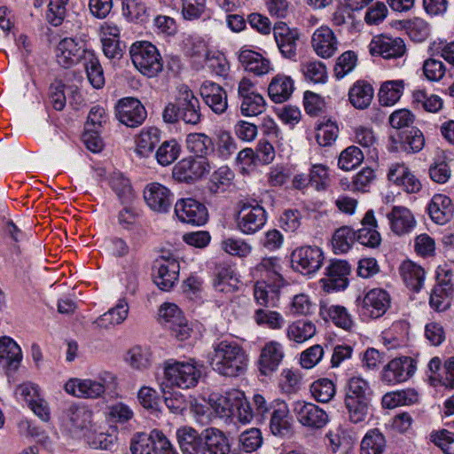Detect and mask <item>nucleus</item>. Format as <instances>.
<instances>
[{
    "label": "nucleus",
    "instance_id": "34",
    "mask_svg": "<svg viewBox=\"0 0 454 454\" xmlns=\"http://www.w3.org/2000/svg\"><path fill=\"white\" fill-rule=\"evenodd\" d=\"M128 314V302L126 300L121 299L114 308L99 316L93 324L99 329H110L122 324L127 318Z\"/></svg>",
    "mask_w": 454,
    "mask_h": 454
},
{
    "label": "nucleus",
    "instance_id": "20",
    "mask_svg": "<svg viewBox=\"0 0 454 454\" xmlns=\"http://www.w3.org/2000/svg\"><path fill=\"white\" fill-rule=\"evenodd\" d=\"M281 259L277 256L264 257L253 269V275L262 282L271 283L275 289H279L285 285L282 276Z\"/></svg>",
    "mask_w": 454,
    "mask_h": 454
},
{
    "label": "nucleus",
    "instance_id": "38",
    "mask_svg": "<svg viewBox=\"0 0 454 454\" xmlns=\"http://www.w3.org/2000/svg\"><path fill=\"white\" fill-rule=\"evenodd\" d=\"M348 420L353 424L368 422L372 417L370 400L345 399Z\"/></svg>",
    "mask_w": 454,
    "mask_h": 454
},
{
    "label": "nucleus",
    "instance_id": "6",
    "mask_svg": "<svg viewBox=\"0 0 454 454\" xmlns=\"http://www.w3.org/2000/svg\"><path fill=\"white\" fill-rule=\"evenodd\" d=\"M211 166L207 158L189 156L177 162L173 168V177L184 183H192L209 173Z\"/></svg>",
    "mask_w": 454,
    "mask_h": 454
},
{
    "label": "nucleus",
    "instance_id": "21",
    "mask_svg": "<svg viewBox=\"0 0 454 454\" xmlns=\"http://www.w3.org/2000/svg\"><path fill=\"white\" fill-rule=\"evenodd\" d=\"M389 304L388 294L383 289L373 288L361 301L360 311L364 317L378 318L385 314Z\"/></svg>",
    "mask_w": 454,
    "mask_h": 454
},
{
    "label": "nucleus",
    "instance_id": "18",
    "mask_svg": "<svg viewBox=\"0 0 454 454\" xmlns=\"http://www.w3.org/2000/svg\"><path fill=\"white\" fill-rule=\"evenodd\" d=\"M180 266L174 258L161 257L153 266L154 283L163 291L170 290L177 281Z\"/></svg>",
    "mask_w": 454,
    "mask_h": 454
},
{
    "label": "nucleus",
    "instance_id": "49",
    "mask_svg": "<svg viewBox=\"0 0 454 454\" xmlns=\"http://www.w3.org/2000/svg\"><path fill=\"white\" fill-rule=\"evenodd\" d=\"M181 153V145L176 139L164 141L156 150L155 158L161 166L175 162Z\"/></svg>",
    "mask_w": 454,
    "mask_h": 454
},
{
    "label": "nucleus",
    "instance_id": "40",
    "mask_svg": "<svg viewBox=\"0 0 454 454\" xmlns=\"http://www.w3.org/2000/svg\"><path fill=\"white\" fill-rule=\"evenodd\" d=\"M325 320H332L338 327L348 330L353 326V319L347 309L340 305L322 304L319 310Z\"/></svg>",
    "mask_w": 454,
    "mask_h": 454
},
{
    "label": "nucleus",
    "instance_id": "60",
    "mask_svg": "<svg viewBox=\"0 0 454 454\" xmlns=\"http://www.w3.org/2000/svg\"><path fill=\"white\" fill-rule=\"evenodd\" d=\"M339 128L336 123L327 121L317 125L316 130V139L320 146H330L337 139Z\"/></svg>",
    "mask_w": 454,
    "mask_h": 454
},
{
    "label": "nucleus",
    "instance_id": "27",
    "mask_svg": "<svg viewBox=\"0 0 454 454\" xmlns=\"http://www.w3.org/2000/svg\"><path fill=\"white\" fill-rule=\"evenodd\" d=\"M391 231L398 236L412 231L416 226V219L411 211L402 206H395L387 215Z\"/></svg>",
    "mask_w": 454,
    "mask_h": 454
},
{
    "label": "nucleus",
    "instance_id": "25",
    "mask_svg": "<svg viewBox=\"0 0 454 454\" xmlns=\"http://www.w3.org/2000/svg\"><path fill=\"white\" fill-rule=\"evenodd\" d=\"M370 51L372 54H379L386 59H396L404 54L405 44L400 37L381 35L372 41Z\"/></svg>",
    "mask_w": 454,
    "mask_h": 454
},
{
    "label": "nucleus",
    "instance_id": "31",
    "mask_svg": "<svg viewBox=\"0 0 454 454\" xmlns=\"http://www.w3.org/2000/svg\"><path fill=\"white\" fill-rule=\"evenodd\" d=\"M376 228L377 221L374 213L372 210H369L362 220V228L356 232V239L365 247H378L380 244L381 237Z\"/></svg>",
    "mask_w": 454,
    "mask_h": 454
},
{
    "label": "nucleus",
    "instance_id": "42",
    "mask_svg": "<svg viewBox=\"0 0 454 454\" xmlns=\"http://www.w3.org/2000/svg\"><path fill=\"white\" fill-rule=\"evenodd\" d=\"M214 286L222 293H232L239 288V279L232 267L219 265L216 268Z\"/></svg>",
    "mask_w": 454,
    "mask_h": 454
},
{
    "label": "nucleus",
    "instance_id": "63",
    "mask_svg": "<svg viewBox=\"0 0 454 454\" xmlns=\"http://www.w3.org/2000/svg\"><path fill=\"white\" fill-rule=\"evenodd\" d=\"M430 307L435 311L442 312L450 306V298L446 287L440 284L436 286L430 294Z\"/></svg>",
    "mask_w": 454,
    "mask_h": 454
},
{
    "label": "nucleus",
    "instance_id": "4",
    "mask_svg": "<svg viewBox=\"0 0 454 454\" xmlns=\"http://www.w3.org/2000/svg\"><path fill=\"white\" fill-rule=\"evenodd\" d=\"M92 51L86 48V44L82 40L66 37L57 45L56 59L59 66L64 68H69L82 60L84 62L88 53Z\"/></svg>",
    "mask_w": 454,
    "mask_h": 454
},
{
    "label": "nucleus",
    "instance_id": "12",
    "mask_svg": "<svg viewBox=\"0 0 454 454\" xmlns=\"http://www.w3.org/2000/svg\"><path fill=\"white\" fill-rule=\"evenodd\" d=\"M294 412L302 426L311 429L323 428L329 421L325 411L312 403L296 402Z\"/></svg>",
    "mask_w": 454,
    "mask_h": 454
},
{
    "label": "nucleus",
    "instance_id": "10",
    "mask_svg": "<svg viewBox=\"0 0 454 454\" xmlns=\"http://www.w3.org/2000/svg\"><path fill=\"white\" fill-rule=\"evenodd\" d=\"M175 213L181 222L195 226L205 224L208 218L206 206L192 198L179 200L175 205Z\"/></svg>",
    "mask_w": 454,
    "mask_h": 454
},
{
    "label": "nucleus",
    "instance_id": "37",
    "mask_svg": "<svg viewBox=\"0 0 454 454\" xmlns=\"http://www.w3.org/2000/svg\"><path fill=\"white\" fill-rule=\"evenodd\" d=\"M374 95L372 86L363 80L356 82L348 90L350 104L356 109L364 110L369 107Z\"/></svg>",
    "mask_w": 454,
    "mask_h": 454
},
{
    "label": "nucleus",
    "instance_id": "45",
    "mask_svg": "<svg viewBox=\"0 0 454 454\" xmlns=\"http://www.w3.org/2000/svg\"><path fill=\"white\" fill-rule=\"evenodd\" d=\"M187 149L197 155V158H206L214 152L213 139L204 133H192L186 138Z\"/></svg>",
    "mask_w": 454,
    "mask_h": 454
},
{
    "label": "nucleus",
    "instance_id": "44",
    "mask_svg": "<svg viewBox=\"0 0 454 454\" xmlns=\"http://www.w3.org/2000/svg\"><path fill=\"white\" fill-rule=\"evenodd\" d=\"M317 328L315 324L309 320H297L286 328V337L295 343H303L315 336Z\"/></svg>",
    "mask_w": 454,
    "mask_h": 454
},
{
    "label": "nucleus",
    "instance_id": "11",
    "mask_svg": "<svg viewBox=\"0 0 454 454\" xmlns=\"http://www.w3.org/2000/svg\"><path fill=\"white\" fill-rule=\"evenodd\" d=\"M284 357L283 345L277 340H270L261 349L256 362L257 369L262 375L270 376L278 370Z\"/></svg>",
    "mask_w": 454,
    "mask_h": 454
},
{
    "label": "nucleus",
    "instance_id": "51",
    "mask_svg": "<svg viewBox=\"0 0 454 454\" xmlns=\"http://www.w3.org/2000/svg\"><path fill=\"white\" fill-rule=\"evenodd\" d=\"M386 447L384 435L377 428L366 433L361 442V454H382Z\"/></svg>",
    "mask_w": 454,
    "mask_h": 454
},
{
    "label": "nucleus",
    "instance_id": "55",
    "mask_svg": "<svg viewBox=\"0 0 454 454\" xmlns=\"http://www.w3.org/2000/svg\"><path fill=\"white\" fill-rule=\"evenodd\" d=\"M234 173L228 167H221L215 171L210 178L209 191L219 193L226 191L231 184Z\"/></svg>",
    "mask_w": 454,
    "mask_h": 454
},
{
    "label": "nucleus",
    "instance_id": "13",
    "mask_svg": "<svg viewBox=\"0 0 454 454\" xmlns=\"http://www.w3.org/2000/svg\"><path fill=\"white\" fill-rule=\"evenodd\" d=\"M64 389L67 394L77 398L96 399L106 391L105 379L95 380L72 378L66 382Z\"/></svg>",
    "mask_w": 454,
    "mask_h": 454
},
{
    "label": "nucleus",
    "instance_id": "14",
    "mask_svg": "<svg viewBox=\"0 0 454 454\" xmlns=\"http://www.w3.org/2000/svg\"><path fill=\"white\" fill-rule=\"evenodd\" d=\"M415 369L411 357H396L383 368L381 380L388 385L404 382L414 374Z\"/></svg>",
    "mask_w": 454,
    "mask_h": 454
},
{
    "label": "nucleus",
    "instance_id": "24",
    "mask_svg": "<svg viewBox=\"0 0 454 454\" xmlns=\"http://www.w3.org/2000/svg\"><path fill=\"white\" fill-rule=\"evenodd\" d=\"M200 91L205 104L215 114H222L227 110V93L219 84L207 81L200 86Z\"/></svg>",
    "mask_w": 454,
    "mask_h": 454
},
{
    "label": "nucleus",
    "instance_id": "17",
    "mask_svg": "<svg viewBox=\"0 0 454 454\" xmlns=\"http://www.w3.org/2000/svg\"><path fill=\"white\" fill-rule=\"evenodd\" d=\"M349 272L350 267L347 262L331 261L325 269V277L321 279L323 289L328 293L345 289L348 286Z\"/></svg>",
    "mask_w": 454,
    "mask_h": 454
},
{
    "label": "nucleus",
    "instance_id": "54",
    "mask_svg": "<svg viewBox=\"0 0 454 454\" xmlns=\"http://www.w3.org/2000/svg\"><path fill=\"white\" fill-rule=\"evenodd\" d=\"M122 12L128 20L137 23H145L149 19L147 7L141 0H125Z\"/></svg>",
    "mask_w": 454,
    "mask_h": 454
},
{
    "label": "nucleus",
    "instance_id": "48",
    "mask_svg": "<svg viewBox=\"0 0 454 454\" xmlns=\"http://www.w3.org/2000/svg\"><path fill=\"white\" fill-rule=\"evenodd\" d=\"M418 401V394L415 390L408 388L405 390L387 393L382 397V405L393 409L401 405H410Z\"/></svg>",
    "mask_w": 454,
    "mask_h": 454
},
{
    "label": "nucleus",
    "instance_id": "62",
    "mask_svg": "<svg viewBox=\"0 0 454 454\" xmlns=\"http://www.w3.org/2000/svg\"><path fill=\"white\" fill-rule=\"evenodd\" d=\"M151 354L147 348L140 346L131 348L126 356V361L136 369H145L150 365Z\"/></svg>",
    "mask_w": 454,
    "mask_h": 454
},
{
    "label": "nucleus",
    "instance_id": "33",
    "mask_svg": "<svg viewBox=\"0 0 454 454\" xmlns=\"http://www.w3.org/2000/svg\"><path fill=\"white\" fill-rule=\"evenodd\" d=\"M176 439L183 454H200L203 442V433L191 427H182L176 430Z\"/></svg>",
    "mask_w": 454,
    "mask_h": 454
},
{
    "label": "nucleus",
    "instance_id": "36",
    "mask_svg": "<svg viewBox=\"0 0 454 454\" xmlns=\"http://www.w3.org/2000/svg\"><path fill=\"white\" fill-rule=\"evenodd\" d=\"M294 90V83L290 76L277 74L272 78L268 87V93L270 99L275 103L286 101Z\"/></svg>",
    "mask_w": 454,
    "mask_h": 454
},
{
    "label": "nucleus",
    "instance_id": "59",
    "mask_svg": "<svg viewBox=\"0 0 454 454\" xmlns=\"http://www.w3.org/2000/svg\"><path fill=\"white\" fill-rule=\"evenodd\" d=\"M364 158L363 152L357 146L351 145L340 153L338 166L345 171H349L359 166Z\"/></svg>",
    "mask_w": 454,
    "mask_h": 454
},
{
    "label": "nucleus",
    "instance_id": "35",
    "mask_svg": "<svg viewBox=\"0 0 454 454\" xmlns=\"http://www.w3.org/2000/svg\"><path fill=\"white\" fill-rule=\"evenodd\" d=\"M239 60L243 67L256 75H263L271 69L270 62L260 53L248 49H241L239 54Z\"/></svg>",
    "mask_w": 454,
    "mask_h": 454
},
{
    "label": "nucleus",
    "instance_id": "58",
    "mask_svg": "<svg viewBox=\"0 0 454 454\" xmlns=\"http://www.w3.org/2000/svg\"><path fill=\"white\" fill-rule=\"evenodd\" d=\"M305 78L315 83H324L327 80L326 67L320 61L309 60L301 65Z\"/></svg>",
    "mask_w": 454,
    "mask_h": 454
},
{
    "label": "nucleus",
    "instance_id": "43",
    "mask_svg": "<svg viewBox=\"0 0 454 454\" xmlns=\"http://www.w3.org/2000/svg\"><path fill=\"white\" fill-rule=\"evenodd\" d=\"M160 431L153 430L150 434L137 433L130 442L132 454H154Z\"/></svg>",
    "mask_w": 454,
    "mask_h": 454
},
{
    "label": "nucleus",
    "instance_id": "64",
    "mask_svg": "<svg viewBox=\"0 0 454 454\" xmlns=\"http://www.w3.org/2000/svg\"><path fill=\"white\" fill-rule=\"evenodd\" d=\"M431 441L437 445L444 454H454V433L442 429L430 434Z\"/></svg>",
    "mask_w": 454,
    "mask_h": 454
},
{
    "label": "nucleus",
    "instance_id": "32",
    "mask_svg": "<svg viewBox=\"0 0 454 454\" xmlns=\"http://www.w3.org/2000/svg\"><path fill=\"white\" fill-rule=\"evenodd\" d=\"M270 429L274 435H284L290 428L288 421L289 409L284 401L275 400L270 403Z\"/></svg>",
    "mask_w": 454,
    "mask_h": 454
},
{
    "label": "nucleus",
    "instance_id": "5",
    "mask_svg": "<svg viewBox=\"0 0 454 454\" xmlns=\"http://www.w3.org/2000/svg\"><path fill=\"white\" fill-rule=\"evenodd\" d=\"M324 254L317 247L306 246L296 248L291 254L293 268L303 275L317 272L322 266Z\"/></svg>",
    "mask_w": 454,
    "mask_h": 454
},
{
    "label": "nucleus",
    "instance_id": "26",
    "mask_svg": "<svg viewBox=\"0 0 454 454\" xmlns=\"http://www.w3.org/2000/svg\"><path fill=\"white\" fill-rule=\"evenodd\" d=\"M230 442L225 434L209 427L203 431V442L200 454H230Z\"/></svg>",
    "mask_w": 454,
    "mask_h": 454
},
{
    "label": "nucleus",
    "instance_id": "50",
    "mask_svg": "<svg viewBox=\"0 0 454 454\" xmlns=\"http://www.w3.org/2000/svg\"><path fill=\"white\" fill-rule=\"evenodd\" d=\"M83 64L90 84L95 89H101L105 85L104 71L94 51L88 53Z\"/></svg>",
    "mask_w": 454,
    "mask_h": 454
},
{
    "label": "nucleus",
    "instance_id": "23",
    "mask_svg": "<svg viewBox=\"0 0 454 454\" xmlns=\"http://www.w3.org/2000/svg\"><path fill=\"white\" fill-rule=\"evenodd\" d=\"M144 198L151 209L162 213L170 208L173 194L166 186L159 183H152L145 186Z\"/></svg>",
    "mask_w": 454,
    "mask_h": 454
},
{
    "label": "nucleus",
    "instance_id": "53",
    "mask_svg": "<svg viewBox=\"0 0 454 454\" xmlns=\"http://www.w3.org/2000/svg\"><path fill=\"white\" fill-rule=\"evenodd\" d=\"M278 289H275L271 283L257 281L254 287V298L256 303L264 308L276 305L275 296Z\"/></svg>",
    "mask_w": 454,
    "mask_h": 454
},
{
    "label": "nucleus",
    "instance_id": "1",
    "mask_svg": "<svg viewBox=\"0 0 454 454\" xmlns=\"http://www.w3.org/2000/svg\"><path fill=\"white\" fill-rule=\"evenodd\" d=\"M210 364L223 376L239 377L247 370L248 355L236 341L224 340L214 345Z\"/></svg>",
    "mask_w": 454,
    "mask_h": 454
},
{
    "label": "nucleus",
    "instance_id": "22",
    "mask_svg": "<svg viewBox=\"0 0 454 454\" xmlns=\"http://www.w3.org/2000/svg\"><path fill=\"white\" fill-rule=\"evenodd\" d=\"M338 39L330 27L322 26L314 31L311 46L317 56L323 59L333 57L338 50Z\"/></svg>",
    "mask_w": 454,
    "mask_h": 454
},
{
    "label": "nucleus",
    "instance_id": "2",
    "mask_svg": "<svg viewBox=\"0 0 454 454\" xmlns=\"http://www.w3.org/2000/svg\"><path fill=\"white\" fill-rule=\"evenodd\" d=\"M200 370L193 359L187 361L168 360L164 363V380L160 384L162 392L166 388L177 387L183 389L195 387L200 378Z\"/></svg>",
    "mask_w": 454,
    "mask_h": 454
},
{
    "label": "nucleus",
    "instance_id": "47",
    "mask_svg": "<svg viewBox=\"0 0 454 454\" xmlns=\"http://www.w3.org/2000/svg\"><path fill=\"white\" fill-rule=\"evenodd\" d=\"M240 395L241 391L237 389L228 391L224 395H214L210 397L211 406L218 416L229 417L233 412V404L237 401V396Z\"/></svg>",
    "mask_w": 454,
    "mask_h": 454
},
{
    "label": "nucleus",
    "instance_id": "29",
    "mask_svg": "<svg viewBox=\"0 0 454 454\" xmlns=\"http://www.w3.org/2000/svg\"><path fill=\"white\" fill-rule=\"evenodd\" d=\"M430 218L437 224L443 225L453 216L451 200L444 194H434L427 207Z\"/></svg>",
    "mask_w": 454,
    "mask_h": 454
},
{
    "label": "nucleus",
    "instance_id": "52",
    "mask_svg": "<svg viewBox=\"0 0 454 454\" xmlns=\"http://www.w3.org/2000/svg\"><path fill=\"white\" fill-rule=\"evenodd\" d=\"M253 318L258 325L266 326L271 330H279L285 324V319L280 313L264 308L255 309Z\"/></svg>",
    "mask_w": 454,
    "mask_h": 454
},
{
    "label": "nucleus",
    "instance_id": "19",
    "mask_svg": "<svg viewBox=\"0 0 454 454\" xmlns=\"http://www.w3.org/2000/svg\"><path fill=\"white\" fill-rule=\"evenodd\" d=\"M273 35L281 55L286 59H294L297 55V42L300 38L298 30L280 21L273 27Z\"/></svg>",
    "mask_w": 454,
    "mask_h": 454
},
{
    "label": "nucleus",
    "instance_id": "7",
    "mask_svg": "<svg viewBox=\"0 0 454 454\" xmlns=\"http://www.w3.org/2000/svg\"><path fill=\"white\" fill-rule=\"evenodd\" d=\"M266 220V212L261 205L245 202L239 211L237 226L244 234H254L264 226Z\"/></svg>",
    "mask_w": 454,
    "mask_h": 454
},
{
    "label": "nucleus",
    "instance_id": "15",
    "mask_svg": "<svg viewBox=\"0 0 454 454\" xmlns=\"http://www.w3.org/2000/svg\"><path fill=\"white\" fill-rule=\"evenodd\" d=\"M116 116L124 125L136 128L146 118V111L141 102L135 98L119 100L116 106Z\"/></svg>",
    "mask_w": 454,
    "mask_h": 454
},
{
    "label": "nucleus",
    "instance_id": "30",
    "mask_svg": "<svg viewBox=\"0 0 454 454\" xmlns=\"http://www.w3.org/2000/svg\"><path fill=\"white\" fill-rule=\"evenodd\" d=\"M20 346L9 337L0 338V370L15 371L21 361Z\"/></svg>",
    "mask_w": 454,
    "mask_h": 454
},
{
    "label": "nucleus",
    "instance_id": "9",
    "mask_svg": "<svg viewBox=\"0 0 454 454\" xmlns=\"http://www.w3.org/2000/svg\"><path fill=\"white\" fill-rule=\"evenodd\" d=\"M162 324L171 334L179 340H184L191 335L192 328L184 317L181 310L175 304H164L160 309Z\"/></svg>",
    "mask_w": 454,
    "mask_h": 454
},
{
    "label": "nucleus",
    "instance_id": "61",
    "mask_svg": "<svg viewBox=\"0 0 454 454\" xmlns=\"http://www.w3.org/2000/svg\"><path fill=\"white\" fill-rule=\"evenodd\" d=\"M413 101L427 112L435 113L442 106V98L436 95H428L425 90H415L412 95Z\"/></svg>",
    "mask_w": 454,
    "mask_h": 454
},
{
    "label": "nucleus",
    "instance_id": "41",
    "mask_svg": "<svg viewBox=\"0 0 454 454\" xmlns=\"http://www.w3.org/2000/svg\"><path fill=\"white\" fill-rule=\"evenodd\" d=\"M160 131L154 127L143 129L136 137V153L141 157L149 156L160 143Z\"/></svg>",
    "mask_w": 454,
    "mask_h": 454
},
{
    "label": "nucleus",
    "instance_id": "16",
    "mask_svg": "<svg viewBox=\"0 0 454 454\" xmlns=\"http://www.w3.org/2000/svg\"><path fill=\"white\" fill-rule=\"evenodd\" d=\"M177 103H179L181 120L184 123L194 126L201 121L200 100L187 86L179 87Z\"/></svg>",
    "mask_w": 454,
    "mask_h": 454
},
{
    "label": "nucleus",
    "instance_id": "57",
    "mask_svg": "<svg viewBox=\"0 0 454 454\" xmlns=\"http://www.w3.org/2000/svg\"><path fill=\"white\" fill-rule=\"evenodd\" d=\"M356 240V232L348 226L339 228L333 237V247L336 254L348 252Z\"/></svg>",
    "mask_w": 454,
    "mask_h": 454
},
{
    "label": "nucleus",
    "instance_id": "39",
    "mask_svg": "<svg viewBox=\"0 0 454 454\" xmlns=\"http://www.w3.org/2000/svg\"><path fill=\"white\" fill-rule=\"evenodd\" d=\"M400 274L405 285L411 290L419 292L425 280V270L411 261H404L400 266Z\"/></svg>",
    "mask_w": 454,
    "mask_h": 454
},
{
    "label": "nucleus",
    "instance_id": "56",
    "mask_svg": "<svg viewBox=\"0 0 454 454\" xmlns=\"http://www.w3.org/2000/svg\"><path fill=\"white\" fill-rule=\"evenodd\" d=\"M310 392L316 401L328 403L334 397L336 389L332 380L320 379L311 384Z\"/></svg>",
    "mask_w": 454,
    "mask_h": 454
},
{
    "label": "nucleus",
    "instance_id": "46",
    "mask_svg": "<svg viewBox=\"0 0 454 454\" xmlns=\"http://www.w3.org/2000/svg\"><path fill=\"white\" fill-rule=\"evenodd\" d=\"M404 89L403 80L387 81L380 88L378 97L382 106H393L402 97Z\"/></svg>",
    "mask_w": 454,
    "mask_h": 454
},
{
    "label": "nucleus",
    "instance_id": "3",
    "mask_svg": "<svg viewBox=\"0 0 454 454\" xmlns=\"http://www.w3.org/2000/svg\"><path fill=\"white\" fill-rule=\"evenodd\" d=\"M136 68L147 77H154L162 71L163 64L157 48L149 42H137L129 50Z\"/></svg>",
    "mask_w": 454,
    "mask_h": 454
},
{
    "label": "nucleus",
    "instance_id": "28",
    "mask_svg": "<svg viewBox=\"0 0 454 454\" xmlns=\"http://www.w3.org/2000/svg\"><path fill=\"white\" fill-rule=\"evenodd\" d=\"M391 141L394 150L405 153H418L421 151L425 145L424 135L417 128L402 131L398 133L396 137L392 136Z\"/></svg>",
    "mask_w": 454,
    "mask_h": 454
},
{
    "label": "nucleus",
    "instance_id": "8",
    "mask_svg": "<svg viewBox=\"0 0 454 454\" xmlns=\"http://www.w3.org/2000/svg\"><path fill=\"white\" fill-rule=\"evenodd\" d=\"M66 425L72 433L86 436L96 431L97 424L90 408L73 404L66 411Z\"/></svg>",
    "mask_w": 454,
    "mask_h": 454
}]
</instances>
